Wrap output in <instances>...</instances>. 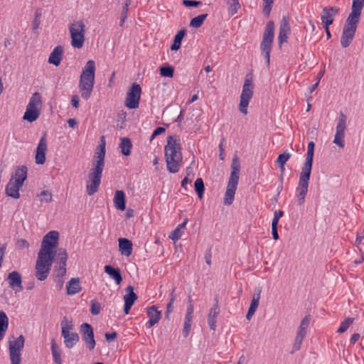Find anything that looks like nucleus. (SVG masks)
Listing matches in <instances>:
<instances>
[{
  "label": "nucleus",
  "instance_id": "obj_1",
  "mask_svg": "<svg viewBox=\"0 0 364 364\" xmlns=\"http://www.w3.org/2000/svg\"><path fill=\"white\" fill-rule=\"evenodd\" d=\"M167 170L170 173L178 172L182 162L183 155L180 139L178 136L167 137V144L164 147Z\"/></svg>",
  "mask_w": 364,
  "mask_h": 364
},
{
  "label": "nucleus",
  "instance_id": "obj_2",
  "mask_svg": "<svg viewBox=\"0 0 364 364\" xmlns=\"http://www.w3.org/2000/svg\"><path fill=\"white\" fill-rule=\"evenodd\" d=\"M95 70V61L90 60L82 68L80 77L78 88L81 97L85 100H87L90 97L94 88Z\"/></svg>",
  "mask_w": 364,
  "mask_h": 364
},
{
  "label": "nucleus",
  "instance_id": "obj_3",
  "mask_svg": "<svg viewBox=\"0 0 364 364\" xmlns=\"http://www.w3.org/2000/svg\"><path fill=\"white\" fill-rule=\"evenodd\" d=\"M104 167V163L92 161L91 168L89 171L85 182L86 192L88 196H92L98 191Z\"/></svg>",
  "mask_w": 364,
  "mask_h": 364
},
{
  "label": "nucleus",
  "instance_id": "obj_4",
  "mask_svg": "<svg viewBox=\"0 0 364 364\" xmlns=\"http://www.w3.org/2000/svg\"><path fill=\"white\" fill-rule=\"evenodd\" d=\"M27 178V168L18 167L6 186V194L13 198H20L19 190Z\"/></svg>",
  "mask_w": 364,
  "mask_h": 364
},
{
  "label": "nucleus",
  "instance_id": "obj_5",
  "mask_svg": "<svg viewBox=\"0 0 364 364\" xmlns=\"http://www.w3.org/2000/svg\"><path fill=\"white\" fill-rule=\"evenodd\" d=\"M360 18V16L353 14H349L347 17L341 38V44L343 48H347L351 43Z\"/></svg>",
  "mask_w": 364,
  "mask_h": 364
},
{
  "label": "nucleus",
  "instance_id": "obj_6",
  "mask_svg": "<svg viewBox=\"0 0 364 364\" xmlns=\"http://www.w3.org/2000/svg\"><path fill=\"white\" fill-rule=\"evenodd\" d=\"M85 24L82 20L73 21L69 26L71 46L80 49L82 48L85 41Z\"/></svg>",
  "mask_w": 364,
  "mask_h": 364
},
{
  "label": "nucleus",
  "instance_id": "obj_7",
  "mask_svg": "<svg viewBox=\"0 0 364 364\" xmlns=\"http://www.w3.org/2000/svg\"><path fill=\"white\" fill-rule=\"evenodd\" d=\"M59 232L55 230L48 232L43 238L38 254L54 257L57 256L55 250L58 246Z\"/></svg>",
  "mask_w": 364,
  "mask_h": 364
},
{
  "label": "nucleus",
  "instance_id": "obj_8",
  "mask_svg": "<svg viewBox=\"0 0 364 364\" xmlns=\"http://www.w3.org/2000/svg\"><path fill=\"white\" fill-rule=\"evenodd\" d=\"M25 338L20 335L18 337L11 336L9 338V357L11 364H21V352L23 349Z\"/></svg>",
  "mask_w": 364,
  "mask_h": 364
},
{
  "label": "nucleus",
  "instance_id": "obj_9",
  "mask_svg": "<svg viewBox=\"0 0 364 364\" xmlns=\"http://www.w3.org/2000/svg\"><path fill=\"white\" fill-rule=\"evenodd\" d=\"M54 257L38 253L35 267V276L39 281H44L48 276Z\"/></svg>",
  "mask_w": 364,
  "mask_h": 364
},
{
  "label": "nucleus",
  "instance_id": "obj_10",
  "mask_svg": "<svg viewBox=\"0 0 364 364\" xmlns=\"http://www.w3.org/2000/svg\"><path fill=\"white\" fill-rule=\"evenodd\" d=\"M274 34V24L272 21H269L266 25L265 30L263 33L262 41L260 44V48L262 50V52L264 53V58L266 59L267 65L269 64L270 52L272 50Z\"/></svg>",
  "mask_w": 364,
  "mask_h": 364
},
{
  "label": "nucleus",
  "instance_id": "obj_11",
  "mask_svg": "<svg viewBox=\"0 0 364 364\" xmlns=\"http://www.w3.org/2000/svg\"><path fill=\"white\" fill-rule=\"evenodd\" d=\"M254 84L250 79H245L240 97L239 110L245 115L247 114V107L253 96Z\"/></svg>",
  "mask_w": 364,
  "mask_h": 364
},
{
  "label": "nucleus",
  "instance_id": "obj_12",
  "mask_svg": "<svg viewBox=\"0 0 364 364\" xmlns=\"http://www.w3.org/2000/svg\"><path fill=\"white\" fill-rule=\"evenodd\" d=\"M347 129V117L341 113L336 127V134L334 135L333 144H336L341 149L345 146V134Z\"/></svg>",
  "mask_w": 364,
  "mask_h": 364
},
{
  "label": "nucleus",
  "instance_id": "obj_13",
  "mask_svg": "<svg viewBox=\"0 0 364 364\" xmlns=\"http://www.w3.org/2000/svg\"><path fill=\"white\" fill-rule=\"evenodd\" d=\"M141 89L139 85L133 83L127 92L124 105L129 109H136L139 107Z\"/></svg>",
  "mask_w": 364,
  "mask_h": 364
},
{
  "label": "nucleus",
  "instance_id": "obj_14",
  "mask_svg": "<svg viewBox=\"0 0 364 364\" xmlns=\"http://www.w3.org/2000/svg\"><path fill=\"white\" fill-rule=\"evenodd\" d=\"M311 316L309 315L305 316L302 318L300 325L297 329L296 336L295 337L294 343L293 344L294 350H299L300 349L303 340L304 339L306 335L307 329L309 326Z\"/></svg>",
  "mask_w": 364,
  "mask_h": 364
},
{
  "label": "nucleus",
  "instance_id": "obj_15",
  "mask_svg": "<svg viewBox=\"0 0 364 364\" xmlns=\"http://www.w3.org/2000/svg\"><path fill=\"white\" fill-rule=\"evenodd\" d=\"M68 259V254L65 249L60 248L58 250L56 256V264L55 272L57 277H63L66 274V262Z\"/></svg>",
  "mask_w": 364,
  "mask_h": 364
},
{
  "label": "nucleus",
  "instance_id": "obj_16",
  "mask_svg": "<svg viewBox=\"0 0 364 364\" xmlns=\"http://www.w3.org/2000/svg\"><path fill=\"white\" fill-rule=\"evenodd\" d=\"M80 331L82 337L85 343L87 344L90 350L95 348V341L94 339L93 328L89 323H84L80 326Z\"/></svg>",
  "mask_w": 364,
  "mask_h": 364
},
{
  "label": "nucleus",
  "instance_id": "obj_17",
  "mask_svg": "<svg viewBox=\"0 0 364 364\" xmlns=\"http://www.w3.org/2000/svg\"><path fill=\"white\" fill-rule=\"evenodd\" d=\"M47 142L46 134L40 139L36 151L35 162L36 164H44L46 162V154L47 151Z\"/></svg>",
  "mask_w": 364,
  "mask_h": 364
},
{
  "label": "nucleus",
  "instance_id": "obj_18",
  "mask_svg": "<svg viewBox=\"0 0 364 364\" xmlns=\"http://www.w3.org/2000/svg\"><path fill=\"white\" fill-rule=\"evenodd\" d=\"M7 280L9 281L10 287L15 293L20 292L23 290L21 276L18 272L14 271L9 273Z\"/></svg>",
  "mask_w": 364,
  "mask_h": 364
},
{
  "label": "nucleus",
  "instance_id": "obj_19",
  "mask_svg": "<svg viewBox=\"0 0 364 364\" xmlns=\"http://www.w3.org/2000/svg\"><path fill=\"white\" fill-rule=\"evenodd\" d=\"M290 33L289 18L284 16L280 22L279 33L278 36L279 44L282 45L287 41L288 35Z\"/></svg>",
  "mask_w": 364,
  "mask_h": 364
},
{
  "label": "nucleus",
  "instance_id": "obj_20",
  "mask_svg": "<svg viewBox=\"0 0 364 364\" xmlns=\"http://www.w3.org/2000/svg\"><path fill=\"white\" fill-rule=\"evenodd\" d=\"M126 294L124 296V313L128 314L129 310L134 301L137 299L136 294L134 292V288L132 286H128L126 289Z\"/></svg>",
  "mask_w": 364,
  "mask_h": 364
},
{
  "label": "nucleus",
  "instance_id": "obj_21",
  "mask_svg": "<svg viewBox=\"0 0 364 364\" xmlns=\"http://www.w3.org/2000/svg\"><path fill=\"white\" fill-rule=\"evenodd\" d=\"M240 170V161L237 156H235L232 159L231 163V173L229 178L228 183L238 184L239 181V174Z\"/></svg>",
  "mask_w": 364,
  "mask_h": 364
},
{
  "label": "nucleus",
  "instance_id": "obj_22",
  "mask_svg": "<svg viewBox=\"0 0 364 364\" xmlns=\"http://www.w3.org/2000/svg\"><path fill=\"white\" fill-rule=\"evenodd\" d=\"M308 188L309 182L299 180V184L296 189L297 203L299 205H301L304 203Z\"/></svg>",
  "mask_w": 364,
  "mask_h": 364
},
{
  "label": "nucleus",
  "instance_id": "obj_23",
  "mask_svg": "<svg viewBox=\"0 0 364 364\" xmlns=\"http://www.w3.org/2000/svg\"><path fill=\"white\" fill-rule=\"evenodd\" d=\"M339 11L336 7H326L323 9L321 21L324 26H330L333 22L334 16Z\"/></svg>",
  "mask_w": 364,
  "mask_h": 364
},
{
  "label": "nucleus",
  "instance_id": "obj_24",
  "mask_svg": "<svg viewBox=\"0 0 364 364\" xmlns=\"http://www.w3.org/2000/svg\"><path fill=\"white\" fill-rule=\"evenodd\" d=\"M63 48L61 46H58L54 48L53 51L50 53L48 58V63L55 66H58L63 59Z\"/></svg>",
  "mask_w": 364,
  "mask_h": 364
},
{
  "label": "nucleus",
  "instance_id": "obj_25",
  "mask_svg": "<svg viewBox=\"0 0 364 364\" xmlns=\"http://www.w3.org/2000/svg\"><path fill=\"white\" fill-rule=\"evenodd\" d=\"M220 314V309L218 303L215 304L209 310L208 315V323L211 330L216 329L217 317Z\"/></svg>",
  "mask_w": 364,
  "mask_h": 364
},
{
  "label": "nucleus",
  "instance_id": "obj_26",
  "mask_svg": "<svg viewBox=\"0 0 364 364\" xmlns=\"http://www.w3.org/2000/svg\"><path fill=\"white\" fill-rule=\"evenodd\" d=\"M147 314L149 316V320L146 323V328H150L156 323L159 322L161 318V311H158L157 309L152 306L147 309Z\"/></svg>",
  "mask_w": 364,
  "mask_h": 364
},
{
  "label": "nucleus",
  "instance_id": "obj_27",
  "mask_svg": "<svg viewBox=\"0 0 364 364\" xmlns=\"http://www.w3.org/2000/svg\"><path fill=\"white\" fill-rule=\"evenodd\" d=\"M105 139L102 136L100 139V144L97 147L92 161L105 164Z\"/></svg>",
  "mask_w": 364,
  "mask_h": 364
},
{
  "label": "nucleus",
  "instance_id": "obj_28",
  "mask_svg": "<svg viewBox=\"0 0 364 364\" xmlns=\"http://www.w3.org/2000/svg\"><path fill=\"white\" fill-rule=\"evenodd\" d=\"M260 294H261V289H258L257 293H255L252 299L250 306V308L248 309V311L246 315V318L247 320H250L253 315L255 314L260 299Z\"/></svg>",
  "mask_w": 364,
  "mask_h": 364
},
{
  "label": "nucleus",
  "instance_id": "obj_29",
  "mask_svg": "<svg viewBox=\"0 0 364 364\" xmlns=\"http://www.w3.org/2000/svg\"><path fill=\"white\" fill-rule=\"evenodd\" d=\"M313 160L306 159L302 166L299 180L309 182L311 173Z\"/></svg>",
  "mask_w": 364,
  "mask_h": 364
},
{
  "label": "nucleus",
  "instance_id": "obj_30",
  "mask_svg": "<svg viewBox=\"0 0 364 364\" xmlns=\"http://www.w3.org/2000/svg\"><path fill=\"white\" fill-rule=\"evenodd\" d=\"M63 338V341L65 346L68 348H73L76 343L79 341V336L77 333H66L65 331H63V335H62Z\"/></svg>",
  "mask_w": 364,
  "mask_h": 364
},
{
  "label": "nucleus",
  "instance_id": "obj_31",
  "mask_svg": "<svg viewBox=\"0 0 364 364\" xmlns=\"http://www.w3.org/2000/svg\"><path fill=\"white\" fill-rule=\"evenodd\" d=\"M67 294L68 295H74L80 292L82 289L80 281L79 278H72L66 286Z\"/></svg>",
  "mask_w": 364,
  "mask_h": 364
},
{
  "label": "nucleus",
  "instance_id": "obj_32",
  "mask_svg": "<svg viewBox=\"0 0 364 364\" xmlns=\"http://www.w3.org/2000/svg\"><path fill=\"white\" fill-rule=\"evenodd\" d=\"M119 250L122 255L129 256L132 252V243L127 238L119 239Z\"/></svg>",
  "mask_w": 364,
  "mask_h": 364
},
{
  "label": "nucleus",
  "instance_id": "obj_33",
  "mask_svg": "<svg viewBox=\"0 0 364 364\" xmlns=\"http://www.w3.org/2000/svg\"><path fill=\"white\" fill-rule=\"evenodd\" d=\"M237 184L228 183L227 186V189L225 193L224 197V203L225 205H230L232 203L235 191L237 189Z\"/></svg>",
  "mask_w": 364,
  "mask_h": 364
},
{
  "label": "nucleus",
  "instance_id": "obj_34",
  "mask_svg": "<svg viewBox=\"0 0 364 364\" xmlns=\"http://www.w3.org/2000/svg\"><path fill=\"white\" fill-rule=\"evenodd\" d=\"M105 272L114 280L117 284H120L122 281V277L120 270L118 268H114L111 265L105 266Z\"/></svg>",
  "mask_w": 364,
  "mask_h": 364
},
{
  "label": "nucleus",
  "instance_id": "obj_35",
  "mask_svg": "<svg viewBox=\"0 0 364 364\" xmlns=\"http://www.w3.org/2000/svg\"><path fill=\"white\" fill-rule=\"evenodd\" d=\"M114 204V206L120 210L125 209V195L122 191H117L115 192Z\"/></svg>",
  "mask_w": 364,
  "mask_h": 364
},
{
  "label": "nucleus",
  "instance_id": "obj_36",
  "mask_svg": "<svg viewBox=\"0 0 364 364\" xmlns=\"http://www.w3.org/2000/svg\"><path fill=\"white\" fill-rule=\"evenodd\" d=\"M40 112L38 109H32L26 107L23 119L29 122H33L38 118Z\"/></svg>",
  "mask_w": 364,
  "mask_h": 364
},
{
  "label": "nucleus",
  "instance_id": "obj_37",
  "mask_svg": "<svg viewBox=\"0 0 364 364\" xmlns=\"http://www.w3.org/2000/svg\"><path fill=\"white\" fill-rule=\"evenodd\" d=\"M119 147L121 148L122 153L124 156H129L131 153V149L132 147L130 139L127 137L121 138Z\"/></svg>",
  "mask_w": 364,
  "mask_h": 364
},
{
  "label": "nucleus",
  "instance_id": "obj_38",
  "mask_svg": "<svg viewBox=\"0 0 364 364\" xmlns=\"http://www.w3.org/2000/svg\"><path fill=\"white\" fill-rule=\"evenodd\" d=\"M186 33V30L183 29V30L179 31L176 34V36L174 37L173 43L171 46V50H178L180 48L182 39L185 36Z\"/></svg>",
  "mask_w": 364,
  "mask_h": 364
},
{
  "label": "nucleus",
  "instance_id": "obj_39",
  "mask_svg": "<svg viewBox=\"0 0 364 364\" xmlns=\"http://www.w3.org/2000/svg\"><path fill=\"white\" fill-rule=\"evenodd\" d=\"M9 319L4 311L0 312V341L3 338L6 331L8 328Z\"/></svg>",
  "mask_w": 364,
  "mask_h": 364
},
{
  "label": "nucleus",
  "instance_id": "obj_40",
  "mask_svg": "<svg viewBox=\"0 0 364 364\" xmlns=\"http://www.w3.org/2000/svg\"><path fill=\"white\" fill-rule=\"evenodd\" d=\"M364 8V0H352L351 11L350 14L361 16Z\"/></svg>",
  "mask_w": 364,
  "mask_h": 364
},
{
  "label": "nucleus",
  "instance_id": "obj_41",
  "mask_svg": "<svg viewBox=\"0 0 364 364\" xmlns=\"http://www.w3.org/2000/svg\"><path fill=\"white\" fill-rule=\"evenodd\" d=\"M41 105V96L38 92H35L31 97L27 107L32 109H38Z\"/></svg>",
  "mask_w": 364,
  "mask_h": 364
},
{
  "label": "nucleus",
  "instance_id": "obj_42",
  "mask_svg": "<svg viewBox=\"0 0 364 364\" xmlns=\"http://www.w3.org/2000/svg\"><path fill=\"white\" fill-rule=\"evenodd\" d=\"M291 154L287 151H284L283 154H279L276 160V164L279 166L281 171L283 172L284 171V166L287 161L290 159Z\"/></svg>",
  "mask_w": 364,
  "mask_h": 364
},
{
  "label": "nucleus",
  "instance_id": "obj_43",
  "mask_svg": "<svg viewBox=\"0 0 364 364\" xmlns=\"http://www.w3.org/2000/svg\"><path fill=\"white\" fill-rule=\"evenodd\" d=\"M60 326L62 335H63V331H65L66 333H74V326L72 321L64 318L60 323Z\"/></svg>",
  "mask_w": 364,
  "mask_h": 364
},
{
  "label": "nucleus",
  "instance_id": "obj_44",
  "mask_svg": "<svg viewBox=\"0 0 364 364\" xmlns=\"http://www.w3.org/2000/svg\"><path fill=\"white\" fill-rule=\"evenodd\" d=\"M36 196L41 203H50L53 200L51 192L47 190L41 191Z\"/></svg>",
  "mask_w": 364,
  "mask_h": 364
},
{
  "label": "nucleus",
  "instance_id": "obj_45",
  "mask_svg": "<svg viewBox=\"0 0 364 364\" xmlns=\"http://www.w3.org/2000/svg\"><path fill=\"white\" fill-rule=\"evenodd\" d=\"M194 188H195V191L198 195V197L200 199L203 198L205 187H204L203 181L201 178H198L196 180L195 183H194Z\"/></svg>",
  "mask_w": 364,
  "mask_h": 364
},
{
  "label": "nucleus",
  "instance_id": "obj_46",
  "mask_svg": "<svg viewBox=\"0 0 364 364\" xmlns=\"http://www.w3.org/2000/svg\"><path fill=\"white\" fill-rule=\"evenodd\" d=\"M228 5V12L230 16L235 15L240 8L239 0H227Z\"/></svg>",
  "mask_w": 364,
  "mask_h": 364
},
{
  "label": "nucleus",
  "instance_id": "obj_47",
  "mask_svg": "<svg viewBox=\"0 0 364 364\" xmlns=\"http://www.w3.org/2000/svg\"><path fill=\"white\" fill-rule=\"evenodd\" d=\"M208 14H201L191 19L190 26L193 28H199L202 26Z\"/></svg>",
  "mask_w": 364,
  "mask_h": 364
},
{
  "label": "nucleus",
  "instance_id": "obj_48",
  "mask_svg": "<svg viewBox=\"0 0 364 364\" xmlns=\"http://www.w3.org/2000/svg\"><path fill=\"white\" fill-rule=\"evenodd\" d=\"M51 350H52V355H53L55 363L56 364H62L60 353L58 350L55 343L53 341L52 342Z\"/></svg>",
  "mask_w": 364,
  "mask_h": 364
},
{
  "label": "nucleus",
  "instance_id": "obj_49",
  "mask_svg": "<svg viewBox=\"0 0 364 364\" xmlns=\"http://www.w3.org/2000/svg\"><path fill=\"white\" fill-rule=\"evenodd\" d=\"M354 321L353 318H347L345 319L341 324L340 327L337 330V333H344L350 326L351 323H353Z\"/></svg>",
  "mask_w": 364,
  "mask_h": 364
},
{
  "label": "nucleus",
  "instance_id": "obj_50",
  "mask_svg": "<svg viewBox=\"0 0 364 364\" xmlns=\"http://www.w3.org/2000/svg\"><path fill=\"white\" fill-rule=\"evenodd\" d=\"M173 71V68L170 65L160 68V74L163 77H172Z\"/></svg>",
  "mask_w": 364,
  "mask_h": 364
},
{
  "label": "nucleus",
  "instance_id": "obj_51",
  "mask_svg": "<svg viewBox=\"0 0 364 364\" xmlns=\"http://www.w3.org/2000/svg\"><path fill=\"white\" fill-rule=\"evenodd\" d=\"M314 146H315V144H314V141H310L308 144L307 153H306V159L313 160V159H314Z\"/></svg>",
  "mask_w": 364,
  "mask_h": 364
},
{
  "label": "nucleus",
  "instance_id": "obj_52",
  "mask_svg": "<svg viewBox=\"0 0 364 364\" xmlns=\"http://www.w3.org/2000/svg\"><path fill=\"white\" fill-rule=\"evenodd\" d=\"M16 247L19 250L28 249L30 247L29 242L25 239H18L16 242Z\"/></svg>",
  "mask_w": 364,
  "mask_h": 364
},
{
  "label": "nucleus",
  "instance_id": "obj_53",
  "mask_svg": "<svg viewBox=\"0 0 364 364\" xmlns=\"http://www.w3.org/2000/svg\"><path fill=\"white\" fill-rule=\"evenodd\" d=\"M101 310V304L95 301H92L90 311L93 315H97L100 314Z\"/></svg>",
  "mask_w": 364,
  "mask_h": 364
},
{
  "label": "nucleus",
  "instance_id": "obj_54",
  "mask_svg": "<svg viewBox=\"0 0 364 364\" xmlns=\"http://www.w3.org/2000/svg\"><path fill=\"white\" fill-rule=\"evenodd\" d=\"M284 212L282 210H277L274 213V218L272 222V226H277L279 220L283 216Z\"/></svg>",
  "mask_w": 364,
  "mask_h": 364
},
{
  "label": "nucleus",
  "instance_id": "obj_55",
  "mask_svg": "<svg viewBox=\"0 0 364 364\" xmlns=\"http://www.w3.org/2000/svg\"><path fill=\"white\" fill-rule=\"evenodd\" d=\"M183 232L178 230L177 228L171 233L169 238L174 242L178 240L182 236Z\"/></svg>",
  "mask_w": 364,
  "mask_h": 364
},
{
  "label": "nucleus",
  "instance_id": "obj_56",
  "mask_svg": "<svg viewBox=\"0 0 364 364\" xmlns=\"http://www.w3.org/2000/svg\"><path fill=\"white\" fill-rule=\"evenodd\" d=\"M264 1V12L267 15L269 14L270 11L272 9V5L274 2V0H263Z\"/></svg>",
  "mask_w": 364,
  "mask_h": 364
},
{
  "label": "nucleus",
  "instance_id": "obj_57",
  "mask_svg": "<svg viewBox=\"0 0 364 364\" xmlns=\"http://www.w3.org/2000/svg\"><path fill=\"white\" fill-rule=\"evenodd\" d=\"M192 326V322L184 321L183 329V335L184 337H187L191 331V328Z\"/></svg>",
  "mask_w": 364,
  "mask_h": 364
},
{
  "label": "nucleus",
  "instance_id": "obj_58",
  "mask_svg": "<svg viewBox=\"0 0 364 364\" xmlns=\"http://www.w3.org/2000/svg\"><path fill=\"white\" fill-rule=\"evenodd\" d=\"M129 11V9H127V6H123L122 7V14H121V19H120V26H122L126 18H127V13Z\"/></svg>",
  "mask_w": 364,
  "mask_h": 364
},
{
  "label": "nucleus",
  "instance_id": "obj_59",
  "mask_svg": "<svg viewBox=\"0 0 364 364\" xmlns=\"http://www.w3.org/2000/svg\"><path fill=\"white\" fill-rule=\"evenodd\" d=\"M183 5L186 6H193L196 7L201 4L200 1H190V0H184L183 2Z\"/></svg>",
  "mask_w": 364,
  "mask_h": 364
},
{
  "label": "nucleus",
  "instance_id": "obj_60",
  "mask_svg": "<svg viewBox=\"0 0 364 364\" xmlns=\"http://www.w3.org/2000/svg\"><path fill=\"white\" fill-rule=\"evenodd\" d=\"M165 128L164 127H157L153 132L151 136V140H152L154 138H155L156 136L164 133L165 132Z\"/></svg>",
  "mask_w": 364,
  "mask_h": 364
},
{
  "label": "nucleus",
  "instance_id": "obj_61",
  "mask_svg": "<svg viewBox=\"0 0 364 364\" xmlns=\"http://www.w3.org/2000/svg\"><path fill=\"white\" fill-rule=\"evenodd\" d=\"M79 102H80V98L77 95H74L72 96L71 105H73V107H74L75 108H78L79 107Z\"/></svg>",
  "mask_w": 364,
  "mask_h": 364
},
{
  "label": "nucleus",
  "instance_id": "obj_62",
  "mask_svg": "<svg viewBox=\"0 0 364 364\" xmlns=\"http://www.w3.org/2000/svg\"><path fill=\"white\" fill-rule=\"evenodd\" d=\"M173 311V302L172 301H169L168 304H167V306H166V311L165 312V314H166V317L168 318V315L172 313Z\"/></svg>",
  "mask_w": 364,
  "mask_h": 364
},
{
  "label": "nucleus",
  "instance_id": "obj_63",
  "mask_svg": "<svg viewBox=\"0 0 364 364\" xmlns=\"http://www.w3.org/2000/svg\"><path fill=\"white\" fill-rule=\"evenodd\" d=\"M6 244H4L3 245H1L0 247V267H1V264H2V262H3V259H4V254H5V252H6Z\"/></svg>",
  "mask_w": 364,
  "mask_h": 364
},
{
  "label": "nucleus",
  "instance_id": "obj_64",
  "mask_svg": "<svg viewBox=\"0 0 364 364\" xmlns=\"http://www.w3.org/2000/svg\"><path fill=\"white\" fill-rule=\"evenodd\" d=\"M117 337V333L116 332H113V333H105V338H106V340L108 341V342H111V341H113Z\"/></svg>",
  "mask_w": 364,
  "mask_h": 364
}]
</instances>
